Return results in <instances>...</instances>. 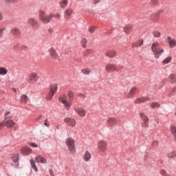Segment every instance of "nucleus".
<instances>
[{
	"mask_svg": "<svg viewBox=\"0 0 176 176\" xmlns=\"http://www.w3.org/2000/svg\"><path fill=\"white\" fill-rule=\"evenodd\" d=\"M151 50L155 58H159L163 53H164V50L160 47V44L159 43H154L151 45Z\"/></svg>",
	"mask_w": 176,
	"mask_h": 176,
	"instance_id": "1",
	"label": "nucleus"
},
{
	"mask_svg": "<svg viewBox=\"0 0 176 176\" xmlns=\"http://www.w3.org/2000/svg\"><path fill=\"white\" fill-rule=\"evenodd\" d=\"M38 16L40 20L42 23H50V20L54 17V14H50V15H46V13L43 10H40L38 12Z\"/></svg>",
	"mask_w": 176,
	"mask_h": 176,
	"instance_id": "2",
	"label": "nucleus"
},
{
	"mask_svg": "<svg viewBox=\"0 0 176 176\" xmlns=\"http://www.w3.org/2000/svg\"><path fill=\"white\" fill-rule=\"evenodd\" d=\"M65 144L71 153H75V140L69 138L65 140Z\"/></svg>",
	"mask_w": 176,
	"mask_h": 176,
	"instance_id": "3",
	"label": "nucleus"
},
{
	"mask_svg": "<svg viewBox=\"0 0 176 176\" xmlns=\"http://www.w3.org/2000/svg\"><path fill=\"white\" fill-rule=\"evenodd\" d=\"M57 89H58L57 84L51 85L50 93L47 96V100H52L53 98L54 94L57 93Z\"/></svg>",
	"mask_w": 176,
	"mask_h": 176,
	"instance_id": "4",
	"label": "nucleus"
},
{
	"mask_svg": "<svg viewBox=\"0 0 176 176\" xmlns=\"http://www.w3.org/2000/svg\"><path fill=\"white\" fill-rule=\"evenodd\" d=\"M16 122L12 120H8L6 121H3L2 122L0 123V129L1 127H3V126H6V127L10 128L13 127V126H15Z\"/></svg>",
	"mask_w": 176,
	"mask_h": 176,
	"instance_id": "5",
	"label": "nucleus"
},
{
	"mask_svg": "<svg viewBox=\"0 0 176 176\" xmlns=\"http://www.w3.org/2000/svg\"><path fill=\"white\" fill-rule=\"evenodd\" d=\"M60 102H62L63 105L65 107V108H69L71 107V103L68 101H67V95H62L58 98Z\"/></svg>",
	"mask_w": 176,
	"mask_h": 176,
	"instance_id": "6",
	"label": "nucleus"
},
{
	"mask_svg": "<svg viewBox=\"0 0 176 176\" xmlns=\"http://www.w3.org/2000/svg\"><path fill=\"white\" fill-rule=\"evenodd\" d=\"M28 22L30 24L32 27L33 30H37L39 25L38 24V21H36L35 18L31 17L29 18Z\"/></svg>",
	"mask_w": 176,
	"mask_h": 176,
	"instance_id": "7",
	"label": "nucleus"
},
{
	"mask_svg": "<svg viewBox=\"0 0 176 176\" xmlns=\"http://www.w3.org/2000/svg\"><path fill=\"white\" fill-rule=\"evenodd\" d=\"M38 79H39L38 74L32 73L29 76L28 81L34 83V82H38Z\"/></svg>",
	"mask_w": 176,
	"mask_h": 176,
	"instance_id": "8",
	"label": "nucleus"
},
{
	"mask_svg": "<svg viewBox=\"0 0 176 176\" xmlns=\"http://www.w3.org/2000/svg\"><path fill=\"white\" fill-rule=\"evenodd\" d=\"M141 119L143 120V123H142V127H148V122H149V119L145 114L140 113Z\"/></svg>",
	"mask_w": 176,
	"mask_h": 176,
	"instance_id": "9",
	"label": "nucleus"
},
{
	"mask_svg": "<svg viewBox=\"0 0 176 176\" xmlns=\"http://www.w3.org/2000/svg\"><path fill=\"white\" fill-rule=\"evenodd\" d=\"M167 39H168V43L169 45V47H170L171 49H173V47H175V46H176V39L173 38L170 36L167 37Z\"/></svg>",
	"mask_w": 176,
	"mask_h": 176,
	"instance_id": "10",
	"label": "nucleus"
},
{
	"mask_svg": "<svg viewBox=\"0 0 176 176\" xmlns=\"http://www.w3.org/2000/svg\"><path fill=\"white\" fill-rule=\"evenodd\" d=\"M64 122L69 124V126H72L73 127L76 124V121L74 118H66L64 119Z\"/></svg>",
	"mask_w": 176,
	"mask_h": 176,
	"instance_id": "11",
	"label": "nucleus"
},
{
	"mask_svg": "<svg viewBox=\"0 0 176 176\" xmlns=\"http://www.w3.org/2000/svg\"><path fill=\"white\" fill-rule=\"evenodd\" d=\"M105 71H107V72H111L113 71H118V69L116 68V66L113 64H108L105 67Z\"/></svg>",
	"mask_w": 176,
	"mask_h": 176,
	"instance_id": "12",
	"label": "nucleus"
},
{
	"mask_svg": "<svg viewBox=\"0 0 176 176\" xmlns=\"http://www.w3.org/2000/svg\"><path fill=\"white\" fill-rule=\"evenodd\" d=\"M98 148L101 152H105V148H107V143L104 141H100L98 144Z\"/></svg>",
	"mask_w": 176,
	"mask_h": 176,
	"instance_id": "13",
	"label": "nucleus"
},
{
	"mask_svg": "<svg viewBox=\"0 0 176 176\" xmlns=\"http://www.w3.org/2000/svg\"><path fill=\"white\" fill-rule=\"evenodd\" d=\"M35 160L37 163H41L42 164H45L47 163V160L46 158L41 156V155H37L35 157Z\"/></svg>",
	"mask_w": 176,
	"mask_h": 176,
	"instance_id": "14",
	"label": "nucleus"
},
{
	"mask_svg": "<svg viewBox=\"0 0 176 176\" xmlns=\"http://www.w3.org/2000/svg\"><path fill=\"white\" fill-rule=\"evenodd\" d=\"M149 97L139 98L135 100V104H141V102H146V101H149Z\"/></svg>",
	"mask_w": 176,
	"mask_h": 176,
	"instance_id": "15",
	"label": "nucleus"
},
{
	"mask_svg": "<svg viewBox=\"0 0 176 176\" xmlns=\"http://www.w3.org/2000/svg\"><path fill=\"white\" fill-rule=\"evenodd\" d=\"M74 12V10L72 8H67L65 10L64 12L65 19H69L71 17V14Z\"/></svg>",
	"mask_w": 176,
	"mask_h": 176,
	"instance_id": "16",
	"label": "nucleus"
},
{
	"mask_svg": "<svg viewBox=\"0 0 176 176\" xmlns=\"http://www.w3.org/2000/svg\"><path fill=\"white\" fill-rule=\"evenodd\" d=\"M75 111L76 112V113H78V115H79V116H85L86 115V111H85V109H80V108H78V109H75Z\"/></svg>",
	"mask_w": 176,
	"mask_h": 176,
	"instance_id": "17",
	"label": "nucleus"
},
{
	"mask_svg": "<svg viewBox=\"0 0 176 176\" xmlns=\"http://www.w3.org/2000/svg\"><path fill=\"white\" fill-rule=\"evenodd\" d=\"M50 54L52 58H54L55 60L58 59V56H57V53H56L54 49L52 48L50 50Z\"/></svg>",
	"mask_w": 176,
	"mask_h": 176,
	"instance_id": "18",
	"label": "nucleus"
},
{
	"mask_svg": "<svg viewBox=\"0 0 176 176\" xmlns=\"http://www.w3.org/2000/svg\"><path fill=\"white\" fill-rule=\"evenodd\" d=\"M83 159L85 162H89V160L91 159V154H90V152L86 151L84 154Z\"/></svg>",
	"mask_w": 176,
	"mask_h": 176,
	"instance_id": "19",
	"label": "nucleus"
},
{
	"mask_svg": "<svg viewBox=\"0 0 176 176\" xmlns=\"http://www.w3.org/2000/svg\"><path fill=\"white\" fill-rule=\"evenodd\" d=\"M106 56H107V57L113 58V57H115V56H116V51H115V50H109L106 52Z\"/></svg>",
	"mask_w": 176,
	"mask_h": 176,
	"instance_id": "20",
	"label": "nucleus"
},
{
	"mask_svg": "<svg viewBox=\"0 0 176 176\" xmlns=\"http://www.w3.org/2000/svg\"><path fill=\"white\" fill-rule=\"evenodd\" d=\"M11 33L12 35H15L16 36H19L20 35V30L17 28H13L11 30Z\"/></svg>",
	"mask_w": 176,
	"mask_h": 176,
	"instance_id": "21",
	"label": "nucleus"
},
{
	"mask_svg": "<svg viewBox=\"0 0 176 176\" xmlns=\"http://www.w3.org/2000/svg\"><path fill=\"white\" fill-rule=\"evenodd\" d=\"M30 164H31V167L32 168H33V170H34V171L38 172V167H36V164H35V161H34V159H30Z\"/></svg>",
	"mask_w": 176,
	"mask_h": 176,
	"instance_id": "22",
	"label": "nucleus"
},
{
	"mask_svg": "<svg viewBox=\"0 0 176 176\" xmlns=\"http://www.w3.org/2000/svg\"><path fill=\"white\" fill-rule=\"evenodd\" d=\"M67 5H68V0H62L60 2V8H67Z\"/></svg>",
	"mask_w": 176,
	"mask_h": 176,
	"instance_id": "23",
	"label": "nucleus"
},
{
	"mask_svg": "<svg viewBox=\"0 0 176 176\" xmlns=\"http://www.w3.org/2000/svg\"><path fill=\"white\" fill-rule=\"evenodd\" d=\"M132 28L131 25H128L125 28H124V31L126 34H130L131 32Z\"/></svg>",
	"mask_w": 176,
	"mask_h": 176,
	"instance_id": "24",
	"label": "nucleus"
},
{
	"mask_svg": "<svg viewBox=\"0 0 176 176\" xmlns=\"http://www.w3.org/2000/svg\"><path fill=\"white\" fill-rule=\"evenodd\" d=\"M31 151H32L31 148H30L28 146L22 148V152H23V153H25V155L30 153L31 152Z\"/></svg>",
	"mask_w": 176,
	"mask_h": 176,
	"instance_id": "25",
	"label": "nucleus"
},
{
	"mask_svg": "<svg viewBox=\"0 0 176 176\" xmlns=\"http://www.w3.org/2000/svg\"><path fill=\"white\" fill-rule=\"evenodd\" d=\"M12 160L14 162V163H17L19 162V155L18 154H14L12 156Z\"/></svg>",
	"mask_w": 176,
	"mask_h": 176,
	"instance_id": "26",
	"label": "nucleus"
},
{
	"mask_svg": "<svg viewBox=\"0 0 176 176\" xmlns=\"http://www.w3.org/2000/svg\"><path fill=\"white\" fill-rule=\"evenodd\" d=\"M8 74V69L5 67H0V75H6Z\"/></svg>",
	"mask_w": 176,
	"mask_h": 176,
	"instance_id": "27",
	"label": "nucleus"
},
{
	"mask_svg": "<svg viewBox=\"0 0 176 176\" xmlns=\"http://www.w3.org/2000/svg\"><path fill=\"white\" fill-rule=\"evenodd\" d=\"M169 79H170V81L171 82V83H175V82H176V76L175 74H171L169 76Z\"/></svg>",
	"mask_w": 176,
	"mask_h": 176,
	"instance_id": "28",
	"label": "nucleus"
},
{
	"mask_svg": "<svg viewBox=\"0 0 176 176\" xmlns=\"http://www.w3.org/2000/svg\"><path fill=\"white\" fill-rule=\"evenodd\" d=\"M27 101H28V96H25V95H23L21 97V102H27Z\"/></svg>",
	"mask_w": 176,
	"mask_h": 176,
	"instance_id": "29",
	"label": "nucleus"
},
{
	"mask_svg": "<svg viewBox=\"0 0 176 176\" xmlns=\"http://www.w3.org/2000/svg\"><path fill=\"white\" fill-rule=\"evenodd\" d=\"M108 123H109V126H113V124H115V123H116V120L115 118H109L108 120Z\"/></svg>",
	"mask_w": 176,
	"mask_h": 176,
	"instance_id": "30",
	"label": "nucleus"
},
{
	"mask_svg": "<svg viewBox=\"0 0 176 176\" xmlns=\"http://www.w3.org/2000/svg\"><path fill=\"white\" fill-rule=\"evenodd\" d=\"M6 3L9 5L10 3H19V0H3Z\"/></svg>",
	"mask_w": 176,
	"mask_h": 176,
	"instance_id": "31",
	"label": "nucleus"
},
{
	"mask_svg": "<svg viewBox=\"0 0 176 176\" xmlns=\"http://www.w3.org/2000/svg\"><path fill=\"white\" fill-rule=\"evenodd\" d=\"M142 45H144V41L140 40L138 43L133 44V47H140Z\"/></svg>",
	"mask_w": 176,
	"mask_h": 176,
	"instance_id": "32",
	"label": "nucleus"
},
{
	"mask_svg": "<svg viewBox=\"0 0 176 176\" xmlns=\"http://www.w3.org/2000/svg\"><path fill=\"white\" fill-rule=\"evenodd\" d=\"M168 157H170L171 159H175V157H176V151H173V152L170 153L168 155Z\"/></svg>",
	"mask_w": 176,
	"mask_h": 176,
	"instance_id": "33",
	"label": "nucleus"
},
{
	"mask_svg": "<svg viewBox=\"0 0 176 176\" xmlns=\"http://www.w3.org/2000/svg\"><path fill=\"white\" fill-rule=\"evenodd\" d=\"M150 105L152 108H159L160 107V104L157 102L150 103Z\"/></svg>",
	"mask_w": 176,
	"mask_h": 176,
	"instance_id": "34",
	"label": "nucleus"
},
{
	"mask_svg": "<svg viewBox=\"0 0 176 176\" xmlns=\"http://www.w3.org/2000/svg\"><path fill=\"white\" fill-rule=\"evenodd\" d=\"M87 43V40L86 38H82L81 40V45L82 47H86V45Z\"/></svg>",
	"mask_w": 176,
	"mask_h": 176,
	"instance_id": "35",
	"label": "nucleus"
},
{
	"mask_svg": "<svg viewBox=\"0 0 176 176\" xmlns=\"http://www.w3.org/2000/svg\"><path fill=\"white\" fill-rule=\"evenodd\" d=\"M171 61V56H168L163 60V64H168Z\"/></svg>",
	"mask_w": 176,
	"mask_h": 176,
	"instance_id": "36",
	"label": "nucleus"
},
{
	"mask_svg": "<svg viewBox=\"0 0 176 176\" xmlns=\"http://www.w3.org/2000/svg\"><path fill=\"white\" fill-rule=\"evenodd\" d=\"M81 72H82V74H85V75H89V74H90L89 69H82Z\"/></svg>",
	"mask_w": 176,
	"mask_h": 176,
	"instance_id": "37",
	"label": "nucleus"
},
{
	"mask_svg": "<svg viewBox=\"0 0 176 176\" xmlns=\"http://www.w3.org/2000/svg\"><path fill=\"white\" fill-rule=\"evenodd\" d=\"M135 91H137V89L135 87L132 88L129 92V97H130V96H133V94L135 93Z\"/></svg>",
	"mask_w": 176,
	"mask_h": 176,
	"instance_id": "38",
	"label": "nucleus"
},
{
	"mask_svg": "<svg viewBox=\"0 0 176 176\" xmlns=\"http://www.w3.org/2000/svg\"><path fill=\"white\" fill-rule=\"evenodd\" d=\"M88 31L89 32H91V34H93V32H94V31H96V27L94 26H90Z\"/></svg>",
	"mask_w": 176,
	"mask_h": 176,
	"instance_id": "39",
	"label": "nucleus"
},
{
	"mask_svg": "<svg viewBox=\"0 0 176 176\" xmlns=\"http://www.w3.org/2000/svg\"><path fill=\"white\" fill-rule=\"evenodd\" d=\"M160 174H162V175H163V176H169L165 170H162L160 171Z\"/></svg>",
	"mask_w": 176,
	"mask_h": 176,
	"instance_id": "40",
	"label": "nucleus"
},
{
	"mask_svg": "<svg viewBox=\"0 0 176 176\" xmlns=\"http://www.w3.org/2000/svg\"><path fill=\"white\" fill-rule=\"evenodd\" d=\"M68 97H69V100H72V97H74V93L72 91H69Z\"/></svg>",
	"mask_w": 176,
	"mask_h": 176,
	"instance_id": "41",
	"label": "nucleus"
},
{
	"mask_svg": "<svg viewBox=\"0 0 176 176\" xmlns=\"http://www.w3.org/2000/svg\"><path fill=\"white\" fill-rule=\"evenodd\" d=\"M5 30H6V28H0V36H2V35H3V32L5 31Z\"/></svg>",
	"mask_w": 176,
	"mask_h": 176,
	"instance_id": "42",
	"label": "nucleus"
},
{
	"mask_svg": "<svg viewBox=\"0 0 176 176\" xmlns=\"http://www.w3.org/2000/svg\"><path fill=\"white\" fill-rule=\"evenodd\" d=\"M153 35H154V36H155L156 38H159V36H160V32H153Z\"/></svg>",
	"mask_w": 176,
	"mask_h": 176,
	"instance_id": "43",
	"label": "nucleus"
},
{
	"mask_svg": "<svg viewBox=\"0 0 176 176\" xmlns=\"http://www.w3.org/2000/svg\"><path fill=\"white\" fill-rule=\"evenodd\" d=\"M158 145V142L157 141H154L153 142V148H157Z\"/></svg>",
	"mask_w": 176,
	"mask_h": 176,
	"instance_id": "44",
	"label": "nucleus"
},
{
	"mask_svg": "<svg viewBox=\"0 0 176 176\" xmlns=\"http://www.w3.org/2000/svg\"><path fill=\"white\" fill-rule=\"evenodd\" d=\"M29 145H30V146H32L33 148H38V145L35 143H29Z\"/></svg>",
	"mask_w": 176,
	"mask_h": 176,
	"instance_id": "45",
	"label": "nucleus"
},
{
	"mask_svg": "<svg viewBox=\"0 0 176 176\" xmlns=\"http://www.w3.org/2000/svg\"><path fill=\"white\" fill-rule=\"evenodd\" d=\"M53 17H56V19H60L61 17V15H60L59 13H57L56 14H54V16Z\"/></svg>",
	"mask_w": 176,
	"mask_h": 176,
	"instance_id": "46",
	"label": "nucleus"
},
{
	"mask_svg": "<svg viewBox=\"0 0 176 176\" xmlns=\"http://www.w3.org/2000/svg\"><path fill=\"white\" fill-rule=\"evenodd\" d=\"M9 115H10V111H7L5 113L6 118H10Z\"/></svg>",
	"mask_w": 176,
	"mask_h": 176,
	"instance_id": "47",
	"label": "nucleus"
},
{
	"mask_svg": "<svg viewBox=\"0 0 176 176\" xmlns=\"http://www.w3.org/2000/svg\"><path fill=\"white\" fill-rule=\"evenodd\" d=\"M44 124L46 126V127L50 126V125L47 123V119L45 120Z\"/></svg>",
	"mask_w": 176,
	"mask_h": 176,
	"instance_id": "48",
	"label": "nucleus"
},
{
	"mask_svg": "<svg viewBox=\"0 0 176 176\" xmlns=\"http://www.w3.org/2000/svg\"><path fill=\"white\" fill-rule=\"evenodd\" d=\"M151 3L153 5H157V0H151Z\"/></svg>",
	"mask_w": 176,
	"mask_h": 176,
	"instance_id": "49",
	"label": "nucleus"
},
{
	"mask_svg": "<svg viewBox=\"0 0 176 176\" xmlns=\"http://www.w3.org/2000/svg\"><path fill=\"white\" fill-rule=\"evenodd\" d=\"M2 20H3V14L0 12V21H2Z\"/></svg>",
	"mask_w": 176,
	"mask_h": 176,
	"instance_id": "50",
	"label": "nucleus"
},
{
	"mask_svg": "<svg viewBox=\"0 0 176 176\" xmlns=\"http://www.w3.org/2000/svg\"><path fill=\"white\" fill-rule=\"evenodd\" d=\"M101 2V0H94V5H96V3H100Z\"/></svg>",
	"mask_w": 176,
	"mask_h": 176,
	"instance_id": "51",
	"label": "nucleus"
},
{
	"mask_svg": "<svg viewBox=\"0 0 176 176\" xmlns=\"http://www.w3.org/2000/svg\"><path fill=\"white\" fill-rule=\"evenodd\" d=\"M78 96H79V97H81L82 98H85V97H86V95H85L83 94H79Z\"/></svg>",
	"mask_w": 176,
	"mask_h": 176,
	"instance_id": "52",
	"label": "nucleus"
},
{
	"mask_svg": "<svg viewBox=\"0 0 176 176\" xmlns=\"http://www.w3.org/2000/svg\"><path fill=\"white\" fill-rule=\"evenodd\" d=\"M48 32H50V34H52V32H53V29H52V28H50L47 29Z\"/></svg>",
	"mask_w": 176,
	"mask_h": 176,
	"instance_id": "53",
	"label": "nucleus"
},
{
	"mask_svg": "<svg viewBox=\"0 0 176 176\" xmlns=\"http://www.w3.org/2000/svg\"><path fill=\"white\" fill-rule=\"evenodd\" d=\"M12 90H13L14 91H16V89H14V88H13Z\"/></svg>",
	"mask_w": 176,
	"mask_h": 176,
	"instance_id": "54",
	"label": "nucleus"
},
{
	"mask_svg": "<svg viewBox=\"0 0 176 176\" xmlns=\"http://www.w3.org/2000/svg\"><path fill=\"white\" fill-rule=\"evenodd\" d=\"M50 172L52 173V170H50Z\"/></svg>",
	"mask_w": 176,
	"mask_h": 176,
	"instance_id": "55",
	"label": "nucleus"
}]
</instances>
